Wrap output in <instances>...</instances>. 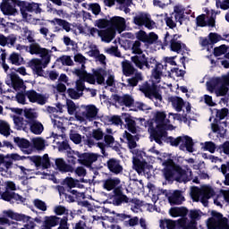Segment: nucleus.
Returning a JSON list of instances; mask_svg holds the SVG:
<instances>
[{"instance_id": "obj_6", "label": "nucleus", "mask_w": 229, "mask_h": 229, "mask_svg": "<svg viewBox=\"0 0 229 229\" xmlns=\"http://www.w3.org/2000/svg\"><path fill=\"white\" fill-rule=\"evenodd\" d=\"M139 90L144 94L145 98H148V99H153V98H155L157 101H162L160 89H158V86L155 84V82L150 84L149 82L145 81L142 85H140Z\"/></svg>"}, {"instance_id": "obj_59", "label": "nucleus", "mask_w": 229, "mask_h": 229, "mask_svg": "<svg viewBox=\"0 0 229 229\" xmlns=\"http://www.w3.org/2000/svg\"><path fill=\"white\" fill-rule=\"evenodd\" d=\"M33 146L36 149L41 151V149H44V148H46V142L42 138H37L33 140Z\"/></svg>"}, {"instance_id": "obj_50", "label": "nucleus", "mask_w": 229, "mask_h": 229, "mask_svg": "<svg viewBox=\"0 0 229 229\" xmlns=\"http://www.w3.org/2000/svg\"><path fill=\"white\" fill-rule=\"evenodd\" d=\"M229 47L226 45H221L214 48V56H222V55H226L228 53Z\"/></svg>"}, {"instance_id": "obj_22", "label": "nucleus", "mask_w": 229, "mask_h": 229, "mask_svg": "<svg viewBox=\"0 0 229 229\" xmlns=\"http://www.w3.org/2000/svg\"><path fill=\"white\" fill-rule=\"evenodd\" d=\"M30 55H39L40 58H51V55H49V50L47 48H42L40 45L37 42L31 43L30 45Z\"/></svg>"}, {"instance_id": "obj_34", "label": "nucleus", "mask_w": 229, "mask_h": 229, "mask_svg": "<svg viewBox=\"0 0 229 229\" xmlns=\"http://www.w3.org/2000/svg\"><path fill=\"white\" fill-rule=\"evenodd\" d=\"M29 130H30L31 133H34V135H40L42 131H44V125L42 123L35 120L29 123Z\"/></svg>"}, {"instance_id": "obj_18", "label": "nucleus", "mask_w": 229, "mask_h": 229, "mask_svg": "<svg viewBox=\"0 0 229 229\" xmlns=\"http://www.w3.org/2000/svg\"><path fill=\"white\" fill-rule=\"evenodd\" d=\"M1 199L9 203H13V200L18 204L26 203V198L15 193V191H10L8 190H5V191L1 194Z\"/></svg>"}, {"instance_id": "obj_39", "label": "nucleus", "mask_w": 229, "mask_h": 229, "mask_svg": "<svg viewBox=\"0 0 229 229\" xmlns=\"http://www.w3.org/2000/svg\"><path fill=\"white\" fill-rule=\"evenodd\" d=\"M95 74V81L98 85H103L105 83V76H106V71L103 68H98L97 70H94Z\"/></svg>"}, {"instance_id": "obj_15", "label": "nucleus", "mask_w": 229, "mask_h": 229, "mask_svg": "<svg viewBox=\"0 0 229 229\" xmlns=\"http://www.w3.org/2000/svg\"><path fill=\"white\" fill-rule=\"evenodd\" d=\"M14 144L21 149L23 155H31L33 153V147L26 138L14 137Z\"/></svg>"}, {"instance_id": "obj_47", "label": "nucleus", "mask_w": 229, "mask_h": 229, "mask_svg": "<svg viewBox=\"0 0 229 229\" xmlns=\"http://www.w3.org/2000/svg\"><path fill=\"white\" fill-rule=\"evenodd\" d=\"M200 201L201 203H203V205H205V203H208V199H210V198H212V196H214V190L210 189V190H204L200 191Z\"/></svg>"}, {"instance_id": "obj_31", "label": "nucleus", "mask_w": 229, "mask_h": 229, "mask_svg": "<svg viewBox=\"0 0 229 229\" xmlns=\"http://www.w3.org/2000/svg\"><path fill=\"white\" fill-rule=\"evenodd\" d=\"M167 117V114H165L164 112L157 111L155 115V123L157 126L165 127L171 123L169 119H165Z\"/></svg>"}, {"instance_id": "obj_43", "label": "nucleus", "mask_w": 229, "mask_h": 229, "mask_svg": "<svg viewBox=\"0 0 229 229\" xmlns=\"http://www.w3.org/2000/svg\"><path fill=\"white\" fill-rule=\"evenodd\" d=\"M8 62H10V64H12L13 65H22L24 58H22L20 54L13 52L10 55Z\"/></svg>"}, {"instance_id": "obj_58", "label": "nucleus", "mask_w": 229, "mask_h": 229, "mask_svg": "<svg viewBox=\"0 0 229 229\" xmlns=\"http://www.w3.org/2000/svg\"><path fill=\"white\" fill-rule=\"evenodd\" d=\"M78 182H79V181L74 180V178H72V177H66L63 181V185H67L69 189H74V187H76V185H78Z\"/></svg>"}, {"instance_id": "obj_20", "label": "nucleus", "mask_w": 229, "mask_h": 229, "mask_svg": "<svg viewBox=\"0 0 229 229\" xmlns=\"http://www.w3.org/2000/svg\"><path fill=\"white\" fill-rule=\"evenodd\" d=\"M221 82L219 83V86L216 87V94L217 98L221 96H226L228 94V87H229V72L227 74H224L220 77Z\"/></svg>"}, {"instance_id": "obj_49", "label": "nucleus", "mask_w": 229, "mask_h": 229, "mask_svg": "<svg viewBox=\"0 0 229 229\" xmlns=\"http://www.w3.org/2000/svg\"><path fill=\"white\" fill-rule=\"evenodd\" d=\"M134 99L130 95H123L122 97V103L120 106H126L127 108H131L133 106Z\"/></svg>"}, {"instance_id": "obj_38", "label": "nucleus", "mask_w": 229, "mask_h": 229, "mask_svg": "<svg viewBox=\"0 0 229 229\" xmlns=\"http://www.w3.org/2000/svg\"><path fill=\"white\" fill-rule=\"evenodd\" d=\"M221 83V77H213L209 81L206 83L207 89L211 94L216 92L217 89V87H219V84Z\"/></svg>"}, {"instance_id": "obj_12", "label": "nucleus", "mask_w": 229, "mask_h": 229, "mask_svg": "<svg viewBox=\"0 0 229 229\" xmlns=\"http://www.w3.org/2000/svg\"><path fill=\"white\" fill-rule=\"evenodd\" d=\"M133 24L136 26H145L148 30H153L155 21L151 20V15L146 13H140L133 17Z\"/></svg>"}, {"instance_id": "obj_42", "label": "nucleus", "mask_w": 229, "mask_h": 229, "mask_svg": "<svg viewBox=\"0 0 229 229\" xmlns=\"http://www.w3.org/2000/svg\"><path fill=\"white\" fill-rule=\"evenodd\" d=\"M123 139H126L129 149H135V148H137V141H135V136L131 135V133L125 131L123 133Z\"/></svg>"}, {"instance_id": "obj_26", "label": "nucleus", "mask_w": 229, "mask_h": 229, "mask_svg": "<svg viewBox=\"0 0 229 229\" xmlns=\"http://www.w3.org/2000/svg\"><path fill=\"white\" fill-rule=\"evenodd\" d=\"M135 171L140 174V173H146V169H151V165L148 164L146 160H140V158H134L132 161Z\"/></svg>"}, {"instance_id": "obj_19", "label": "nucleus", "mask_w": 229, "mask_h": 229, "mask_svg": "<svg viewBox=\"0 0 229 229\" xmlns=\"http://www.w3.org/2000/svg\"><path fill=\"white\" fill-rule=\"evenodd\" d=\"M106 165L113 174H123V168L120 159L111 157L106 161Z\"/></svg>"}, {"instance_id": "obj_63", "label": "nucleus", "mask_w": 229, "mask_h": 229, "mask_svg": "<svg viewBox=\"0 0 229 229\" xmlns=\"http://www.w3.org/2000/svg\"><path fill=\"white\" fill-rule=\"evenodd\" d=\"M205 14H200L196 18V24L199 28H205L207 26V21H205Z\"/></svg>"}, {"instance_id": "obj_8", "label": "nucleus", "mask_w": 229, "mask_h": 229, "mask_svg": "<svg viewBox=\"0 0 229 229\" xmlns=\"http://www.w3.org/2000/svg\"><path fill=\"white\" fill-rule=\"evenodd\" d=\"M51 63V57L36 58L30 62V67L33 71V74L44 77V69Z\"/></svg>"}, {"instance_id": "obj_62", "label": "nucleus", "mask_w": 229, "mask_h": 229, "mask_svg": "<svg viewBox=\"0 0 229 229\" xmlns=\"http://www.w3.org/2000/svg\"><path fill=\"white\" fill-rule=\"evenodd\" d=\"M92 137L95 139V140H102V139L105 137V133L101 130V128L95 129L92 131Z\"/></svg>"}, {"instance_id": "obj_37", "label": "nucleus", "mask_w": 229, "mask_h": 229, "mask_svg": "<svg viewBox=\"0 0 229 229\" xmlns=\"http://www.w3.org/2000/svg\"><path fill=\"white\" fill-rule=\"evenodd\" d=\"M169 101L172 103V106L175 108L176 112H182L183 106L185 105L183 98L180 97H170Z\"/></svg>"}, {"instance_id": "obj_29", "label": "nucleus", "mask_w": 229, "mask_h": 229, "mask_svg": "<svg viewBox=\"0 0 229 229\" xmlns=\"http://www.w3.org/2000/svg\"><path fill=\"white\" fill-rule=\"evenodd\" d=\"M55 165L61 173H74V166L67 165L63 158L55 159Z\"/></svg>"}, {"instance_id": "obj_9", "label": "nucleus", "mask_w": 229, "mask_h": 229, "mask_svg": "<svg viewBox=\"0 0 229 229\" xmlns=\"http://www.w3.org/2000/svg\"><path fill=\"white\" fill-rule=\"evenodd\" d=\"M101 157V155L94 152H83L81 153L80 159H78V164L84 165L87 169H94L92 164L98 162V159Z\"/></svg>"}, {"instance_id": "obj_5", "label": "nucleus", "mask_w": 229, "mask_h": 229, "mask_svg": "<svg viewBox=\"0 0 229 229\" xmlns=\"http://www.w3.org/2000/svg\"><path fill=\"white\" fill-rule=\"evenodd\" d=\"M81 112L78 111L75 114V119L77 121H81V123H83V121H94L96 117H98V112H99V109L96 107L94 105H89V106H81Z\"/></svg>"}, {"instance_id": "obj_23", "label": "nucleus", "mask_w": 229, "mask_h": 229, "mask_svg": "<svg viewBox=\"0 0 229 229\" xmlns=\"http://www.w3.org/2000/svg\"><path fill=\"white\" fill-rule=\"evenodd\" d=\"M115 35L116 31L110 27L106 30H100L99 31V37L102 42H106V44H110L115 38Z\"/></svg>"}, {"instance_id": "obj_33", "label": "nucleus", "mask_w": 229, "mask_h": 229, "mask_svg": "<svg viewBox=\"0 0 229 229\" xmlns=\"http://www.w3.org/2000/svg\"><path fill=\"white\" fill-rule=\"evenodd\" d=\"M121 183V179L119 178H108L104 181V189L106 191H114L117 189V185Z\"/></svg>"}, {"instance_id": "obj_32", "label": "nucleus", "mask_w": 229, "mask_h": 229, "mask_svg": "<svg viewBox=\"0 0 229 229\" xmlns=\"http://www.w3.org/2000/svg\"><path fill=\"white\" fill-rule=\"evenodd\" d=\"M81 156V152L76 150H71L67 152V162L68 165H72L74 167L76 164H78V160H80V157Z\"/></svg>"}, {"instance_id": "obj_64", "label": "nucleus", "mask_w": 229, "mask_h": 229, "mask_svg": "<svg viewBox=\"0 0 229 229\" xmlns=\"http://www.w3.org/2000/svg\"><path fill=\"white\" fill-rule=\"evenodd\" d=\"M70 133V140H72L74 144H81V134L79 133H72V131Z\"/></svg>"}, {"instance_id": "obj_35", "label": "nucleus", "mask_w": 229, "mask_h": 229, "mask_svg": "<svg viewBox=\"0 0 229 229\" xmlns=\"http://www.w3.org/2000/svg\"><path fill=\"white\" fill-rule=\"evenodd\" d=\"M144 77H142L141 72H136L133 77L127 79V84L123 83V87H137L139 81H142Z\"/></svg>"}, {"instance_id": "obj_27", "label": "nucleus", "mask_w": 229, "mask_h": 229, "mask_svg": "<svg viewBox=\"0 0 229 229\" xmlns=\"http://www.w3.org/2000/svg\"><path fill=\"white\" fill-rule=\"evenodd\" d=\"M122 69L123 73L126 77L133 76V74L139 72V70H137L129 60H124L122 62Z\"/></svg>"}, {"instance_id": "obj_2", "label": "nucleus", "mask_w": 229, "mask_h": 229, "mask_svg": "<svg viewBox=\"0 0 229 229\" xmlns=\"http://www.w3.org/2000/svg\"><path fill=\"white\" fill-rule=\"evenodd\" d=\"M162 165H164L163 176L166 182L187 183V182L192 180V177H191L192 176V171L188 169L189 172H187L185 169H182V165L176 164L172 158L165 159Z\"/></svg>"}, {"instance_id": "obj_54", "label": "nucleus", "mask_w": 229, "mask_h": 229, "mask_svg": "<svg viewBox=\"0 0 229 229\" xmlns=\"http://www.w3.org/2000/svg\"><path fill=\"white\" fill-rule=\"evenodd\" d=\"M67 94L71 99H80L83 96V93L78 91L76 89L69 88L67 89Z\"/></svg>"}, {"instance_id": "obj_46", "label": "nucleus", "mask_w": 229, "mask_h": 229, "mask_svg": "<svg viewBox=\"0 0 229 229\" xmlns=\"http://www.w3.org/2000/svg\"><path fill=\"white\" fill-rule=\"evenodd\" d=\"M24 117L26 118L29 123L37 121L38 114L37 112H34L33 109H25L24 110Z\"/></svg>"}, {"instance_id": "obj_40", "label": "nucleus", "mask_w": 229, "mask_h": 229, "mask_svg": "<svg viewBox=\"0 0 229 229\" xmlns=\"http://www.w3.org/2000/svg\"><path fill=\"white\" fill-rule=\"evenodd\" d=\"M66 106H67V111L69 115H76V114H78V112H81V106H77L76 104L74 103V101L71 100V99H67L66 101Z\"/></svg>"}, {"instance_id": "obj_13", "label": "nucleus", "mask_w": 229, "mask_h": 229, "mask_svg": "<svg viewBox=\"0 0 229 229\" xmlns=\"http://www.w3.org/2000/svg\"><path fill=\"white\" fill-rule=\"evenodd\" d=\"M148 132L150 133V137H152L155 142L159 144V146H162L163 144L162 139H164V137H167V131H165V127H162L160 125H156V127L150 126V128H148Z\"/></svg>"}, {"instance_id": "obj_17", "label": "nucleus", "mask_w": 229, "mask_h": 229, "mask_svg": "<svg viewBox=\"0 0 229 229\" xmlns=\"http://www.w3.org/2000/svg\"><path fill=\"white\" fill-rule=\"evenodd\" d=\"M131 62L134 64L135 67L140 70L144 69V67H146V69H149L150 67H153L151 66V64H149V62L148 61V56H146V54L135 55L131 56Z\"/></svg>"}, {"instance_id": "obj_30", "label": "nucleus", "mask_w": 229, "mask_h": 229, "mask_svg": "<svg viewBox=\"0 0 229 229\" xmlns=\"http://www.w3.org/2000/svg\"><path fill=\"white\" fill-rule=\"evenodd\" d=\"M10 78L13 89L14 90H21V89H24V81H22V79H21L17 73L12 72L10 74Z\"/></svg>"}, {"instance_id": "obj_7", "label": "nucleus", "mask_w": 229, "mask_h": 229, "mask_svg": "<svg viewBox=\"0 0 229 229\" xmlns=\"http://www.w3.org/2000/svg\"><path fill=\"white\" fill-rule=\"evenodd\" d=\"M20 12L23 17V19H25V21H28V19H30V17H31V15L28 14L29 13H42V8H40V6H42V4H37L34 2H26V1H21L20 0Z\"/></svg>"}, {"instance_id": "obj_45", "label": "nucleus", "mask_w": 229, "mask_h": 229, "mask_svg": "<svg viewBox=\"0 0 229 229\" xmlns=\"http://www.w3.org/2000/svg\"><path fill=\"white\" fill-rule=\"evenodd\" d=\"M51 22L57 24V26H62L63 30H65L67 33L71 31V23L64 19L55 18Z\"/></svg>"}, {"instance_id": "obj_48", "label": "nucleus", "mask_w": 229, "mask_h": 229, "mask_svg": "<svg viewBox=\"0 0 229 229\" xmlns=\"http://www.w3.org/2000/svg\"><path fill=\"white\" fill-rule=\"evenodd\" d=\"M118 3L120 4L119 9L122 12H124V13H130V6H131L133 0H120Z\"/></svg>"}, {"instance_id": "obj_24", "label": "nucleus", "mask_w": 229, "mask_h": 229, "mask_svg": "<svg viewBox=\"0 0 229 229\" xmlns=\"http://www.w3.org/2000/svg\"><path fill=\"white\" fill-rule=\"evenodd\" d=\"M60 225V217L56 216H45L41 229H53Z\"/></svg>"}, {"instance_id": "obj_16", "label": "nucleus", "mask_w": 229, "mask_h": 229, "mask_svg": "<svg viewBox=\"0 0 229 229\" xmlns=\"http://www.w3.org/2000/svg\"><path fill=\"white\" fill-rule=\"evenodd\" d=\"M109 28L118 33H123L126 30V20L121 16H114L109 19Z\"/></svg>"}, {"instance_id": "obj_1", "label": "nucleus", "mask_w": 229, "mask_h": 229, "mask_svg": "<svg viewBox=\"0 0 229 229\" xmlns=\"http://www.w3.org/2000/svg\"><path fill=\"white\" fill-rule=\"evenodd\" d=\"M21 160H30L36 167H42V169H49L51 167V160L49 155L45 154L43 157L40 156H21L17 153L7 154L6 156L0 154V165H4V168H0V171H8L12 169L13 162H19Z\"/></svg>"}, {"instance_id": "obj_55", "label": "nucleus", "mask_w": 229, "mask_h": 229, "mask_svg": "<svg viewBox=\"0 0 229 229\" xmlns=\"http://www.w3.org/2000/svg\"><path fill=\"white\" fill-rule=\"evenodd\" d=\"M208 38L211 46H214V44H217V42H220V40H225L221 35L216 33V32H211L208 34Z\"/></svg>"}, {"instance_id": "obj_25", "label": "nucleus", "mask_w": 229, "mask_h": 229, "mask_svg": "<svg viewBox=\"0 0 229 229\" xmlns=\"http://www.w3.org/2000/svg\"><path fill=\"white\" fill-rule=\"evenodd\" d=\"M14 128L18 131H29L30 123L28 120H25L21 116H14L13 117Z\"/></svg>"}, {"instance_id": "obj_60", "label": "nucleus", "mask_w": 229, "mask_h": 229, "mask_svg": "<svg viewBox=\"0 0 229 229\" xmlns=\"http://www.w3.org/2000/svg\"><path fill=\"white\" fill-rule=\"evenodd\" d=\"M229 114V110L226 107H224L220 110H216V119H219V121H223L225 117H227Z\"/></svg>"}, {"instance_id": "obj_57", "label": "nucleus", "mask_w": 229, "mask_h": 229, "mask_svg": "<svg viewBox=\"0 0 229 229\" xmlns=\"http://www.w3.org/2000/svg\"><path fill=\"white\" fill-rule=\"evenodd\" d=\"M211 216L212 217L208 218L209 225H216V219L218 221H223V214L217 211H212Z\"/></svg>"}, {"instance_id": "obj_41", "label": "nucleus", "mask_w": 229, "mask_h": 229, "mask_svg": "<svg viewBox=\"0 0 229 229\" xmlns=\"http://www.w3.org/2000/svg\"><path fill=\"white\" fill-rule=\"evenodd\" d=\"M124 121L126 123V128L128 131L133 134L137 133V122L131 119V115L125 117Z\"/></svg>"}, {"instance_id": "obj_3", "label": "nucleus", "mask_w": 229, "mask_h": 229, "mask_svg": "<svg viewBox=\"0 0 229 229\" xmlns=\"http://www.w3.org/2000/svg\"><path fill=\"white\" fill-rule=\"evenodd\" d=\"M171 146L178 148L181 151H188V153H194V141L191 136H179L177 138L168 137Z\"/></svg>"}, {"instance_id": "obj_14", "label": "nucleus", "mask_w": 229, "mask_h": 229, "mask_svg": "<svg viewBox=\"0 0 229 229\" xmlns=\"http://www.w3.org/2000/svg\"><path fill=\"white\" fill-rule=\"evenodd\" d=\"M137 40L143 42L145 46H152L157 40H158V35L155 32L146 33L144 30H140L136 33Z\"/></svg>"}, {"instance_id": "obj_21", "label": "nucleus", "mask_w": 229, "mask_h": 229, "mask_svg": "<svg viewBox=\"0 0 229 229\" xmlns=\"http://www.w3.org/2000/svg\"><path fill=\"white\" fill-rule=\"evenodd\" d=\"M25 96L30 103H38V105H46L47 101L44 95L38 93L35 89L25 91Z\"/></svg>"}, {"instance_id": "obj_52", "label": "nucleus", "mask_w": 229, "mask_h": 229, "mask_svg": "<svg viewBox=\"0 0 229 229\" xmlns=\"http://www.w3.org/2000/svg\"><path fill=\"white\" fill-rule=\"evenodd\" d=\"M23 40H28L30 44L35 43V35L28 28L23 29Z\"/></svg>"}, {"instance_id": "obj_51", "label": "nucleus", "mask_w": 229, "mask_h": 229, "mask_svg": "<svg viewBox=\"0 0 229 229\" xmlns=\"http://www.w3.org/2000/svg\"><path fill=\"white\" fill-rule=\"evenodd\" d=\"M113 220L114 221V223H123V221H126V219L131 217V215H126L124 213L113 212Z\"/></svg>"}, {"instance_id": "obj_61", "label": "nucleus", "mask_w": 229, "mask_h": 229, "mask_svg": "<svg viewBox=\"0 0 229 229\" xmlns=\"http://www.w3.org/2000/svg\"><path fill=\"white\" fill-rule=\"evenodd\" d=\"M216 151H219V153H224L229 157V140H226L222 145H220L216 148Z\"/></svg>"}, {"instance_id": "obj_4", "label": "nucleus", "mask_w": 229, "mask_h": 229, "mask_svg": "<svg viewBox=\"0 0 229 229\" xmlns=\"http://www.w3.org/2000/svg\"><path fill=\"white\" fill-rule=\"evenodd\" d=\"M182 35L174 34L171 36L169 32H166L164 38V46H169L170 44V49L171 51H174V53H182V49L183 51H187V45L182 43V41L178 40V38H181Z\"/></svg>"}, {"instance_id": "obj_56", "label": "nucleus", "mask_w": 229, "mask_h": 229, "mask_svg": "<svg viewBox=\"0 0 229 229\" xmlns=\"http://www.w3.org/2000/svg\"><path fill=\"white\" fill-rule=\"evenodd\" d=\"M95 26L99 28V30H105V28H110V20L98 19L95 22Z\"/></svg>"}, {"instance_id": "obj_44", "label": "nucleus", "mask_w": 229, "mask_h": 229, "mask_svg": "<svg viewBox=\"0 0 229 229\" xmlns=\"http://www.w3.org/2000/svg\"><path fill=\"white\" fill-rule=\"evenodd\" d=\"M164 69V65L162 64H157L155 68L152 70V76L157 83H160V80H162V70Z\"/></svg>"}, {"instance_id": "obj_11", "label": "nucleus", "mask_w": 229, "mask_h": 229, "mask_svg": "<svg viewBox=\"0 0 229 229\" xmlns=\"http://www.w3.org/2000/svg\"><path fill=\"white\" fill-rule=\"evenodd\" d=\"M110 199H112L113 205L114 207H121L123 203H130V198L123 191V187L117 186L111 195Z\"/></svg>"}, {"instance_id": "obj_53", "label": "nucleus", "mask_w": 229, "mask_h": 229, "mask_svg": "<svg viewBox=\"0 0 229 229\" xmlns=\"http://www.w3.org/2000/svg\"><path fill=\"white\" fill-rule=\"evenodd\" d=\"M140 40H136L133 42L131 47V51L133 55H142L144 54V51H142V48L140 47L142 46V43H140Z\"/></svg>"}, {"instance_id": "obj_36", "label": "nucleus", "mask_w": 229, "mask_h": 229, "mask_svg": "<svg viewBox=\"0 0 229 229\" xmlns=\"http://www.w3.org/2000/svg\"><path fill=\"white\" fill-rule=\"evenodd\" d=\"M188 214L189 209L185 207L172 208L170 209V216H172V217H186Z\"/></svg>"}, {"instance_id": "obj_28", "label": "nucleus", "mask_w": 229, "mask_h": 229, "mask_svg": "<svg viewBox=\"0 0 229 229\" xmlns=\"http://www.w3.org/2000/svg\"><path fill=\"white\" fill-rule=\"evenodd\" d=\"M168 201L172 207L174 205H182V203L185 201V197L182 195V191L177 190L168 197Z\"/></svg>"}, {"instance_id": "obj_10", "label": "nucleus", "mask_w": 229, "mask_h": 229, "mask_svg": "<svg viewBox=\"0 0 229 229\" xmlns=\"http://www.w3.org/2000/svg\"><path fill=\"white\" fill-rule=\"evenodd\" d=\"M20 3L21 0H3L0 4L1 12L4 15H17V9L15 6L21 8Z\"/></svg>"}]
</instances>
